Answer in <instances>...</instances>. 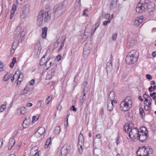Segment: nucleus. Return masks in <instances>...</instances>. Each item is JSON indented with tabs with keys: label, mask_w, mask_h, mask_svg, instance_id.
I'll return each mask as SVG.
<instances>
[{
	"label": "nucleus",
	"mask_w": 156,
	"mask_h": 156,
	"mask_svg": "<svg viewBox=\"0 0 156 156\" xmlns=\"http://www.w3.org/2000/svg\"><path fill=\"white\" fill-rule=\"evenodd\" d=\"M51 10H48L45 11L44 10H41L37 16V24L40 27L42 24L44 18V21L45 23H48L51 20Z\"/></svg>",
	"instance_id": "1"
},
{
	"label": "nucleus",
	"mask_w": 156,
	"mask_h": 156,
	"mask_svg": "<svg viewBox=\"0 0 156 156\" xmlns=\"http://www.w3.org/2000/svg\"><path fill=\"white\" fill-rule=\"evenodd\" d=\"M132 123L126 124L123 128L124 130L126 133L129 132V136L131 141H133L136 139H138V134L139 130L137 128H132Z\"/></svg>",
	"instance_id": "2"
},
{
	"label": "nucleus",
	"mask_w": 156,
	"mask_h": 156,
	"mask_svg": "<svg viewBox=\"0 0 156 156\" xmlns=\"http://www.w3.org/2000/svg\"><path fill=\"white\" fill-rule=\"evenodd\" d=\"M133 102L131 97H126L120 104V109L124 111H127L132 107Z\"/></svg>",
	"instance_id": "3"
},
{
	"label": "nucleus",
	"mask_w": 156,
	"mask_h": 156,
	"mask_svg": "<svg viewBox=\"0 0 156 156\" xmlns=\"http://www.w3.org/2000/svg\"><path fill=\"white\" fill-rule=\"evenodd\" d=\"M154 154V151L152 148L145 146L139 148L136 152L139 156H153Z\"/></svg>",
	"instance_id": "4"
},
{
	"label": "nucleus",
	"mask_w": 156,
	"mask_h": 156,
	"mask_svg": "<svg viewBox=\"0 0 156 156\" xmlns=\"http://www.w3.org/2000/svg\"><path fill=\"white\" fill-rule=\"evenodd\" d=\"M147 133V130L145 127H140L138 134V139L142 142H146L148 140Z\"/></svg>",
	"instance_id": "5"
},
{
	"label": "nucleus",
	"mask_w": 156,
	"mask_h": 156,
	"mask_svg": "<svg viewBox=\"0 0 156 156\" xmlns=\"http://www.w3.org/2000/svg\"><path fill=\"white\" fill-rule=\"evenodd\" d=\"M64 4H60L55 6L53 9L55 17L57 18L62 14L64 11L63 9Z\"/></svg>",
	"instance_id": "6"
},
{
	"label": "nucleus",
	"mask_w": 156,
	"mask_h": 156,
	"mask_svg": "<svg viewBox=\"0 0 156 156\" xmlns=\"http://www.w3.org/2000/svg\"><path fill=\"white\" fill-rule=\"evenodd\" d=\"M30 6L29 4H27L22 8V12L20 15L21 19L27 18L30 14Z\"/></svg>",
	"instance_id": "7"
},
{
	"label": "nucleus",
	"mask_w": 156,
	"mask_h": 156,
	"mask_svg": "<svg viewBox=\"0 0 156 156\" xmlns=\"http://www.w3.org/2000/svg\"><path fill=\"white\" fill-rule=\"evenodd\" d=\"M145 2V0H140V2L137 4L136 8V11L137 12L142 13L143 11H146L145 5L144 2Z\"/></svg>",
	"instance_id": "8"
},
{
	"label": "nucleus",
	"mask_w": 156,
	"mask_h": 156,
	"mask_svg": "<svg viewBox=\"0 0 156 156\" xmlns=\"http://www.w3.org/2000/svg\"><path fill=\"white\" fill-rule=\"evenodd\" d=\"M84 144V139L83 135L80 133L78 138V150L80 154L83 153V148L82 145Z\"/></svg>",
	"instance_id": "9"
},
{
	"label": "nucleus",
	"mask_w": 156,
	"mask_h": 156,
	"mask_svg": "<svg viewBox=\"0 0 156 156\" xmlns=\"http://www.w3.org/2000/svg\"><path fill=\"white\" fill-rule=\"evenodd\" d=\"M125 61L127 64H132L134 63L137 61L136 60V58L132 57L130 56L127 55Z\"/></svg>",
	"instance_id": "10"
},
{
	"label": "nucleus",
	"mask_w": 156,
	"mask_h": 156,
	"mask_svg": "<svg viewBox=\"0 0 156 156\" xmlns=\"http://www.w3.org/2000/svg\"><path fill=\"white\" fill-rule=\"evenodd\" d=\"M91 44H86L83 48V53L85 55H88L90 53V51L92 48Z\"/></svg>",
	"instance_id": "11"
},
{
	"label": "nucleus",
	"mask_w": 156,
	"mask_h": 156,
	"mask_svg": "<svg viewBox=\"0 0 156 156\" xmlns=\"http://www.w3.org/2000/svg\"><path fill=\"white\" fill-rule=\"evenodd\" d=\"M128 55L132 57L136 58V60L137 61L138 56V53L136 50H132L129 53Z\"/></svg>",
	"instance_id": "12"
},
{
	"label": "nucleus",
	"mask_w": 156,
	"mask_h": 156,
	"mask_svg": "<svg viewBox=\"0 0 156 156\" xmlns=\"http://www.w3.org/2000/svg\"><path fill=\"white\" fill-rule=\"evenodd\" d=\"M148 0H145V2L144 3H145L144 4H145L146 5V6H145V9L147 11V9H150L153 8V6H154V4L152 2H150L148 3Z\"/></svg>",
	"instance_id": "13"
},
{
	"label": "nucleus",
	"mask_w": 156,
	"mask_h": 156,
	"mask_svg": "<svg viewBox=\"0 0 156 156\" xmlns=\"http://www.w3.org/2000/svg\"><path fill=\"white\" fill-rule=\"evenodd\" d=\"M143 17L141 16L140 18H137L135 20L134 24L136 26H138L143 21Z\"/></svg>",
	"instance_id": "14"
},
{
	"label": "nucleus",
	"mask_w": 156,
	"mask_h": 156,
	"mask_svg": "<svg viewBox=\"0 0 156 156\" xmlns=\"http://www.w3.org/2000/svg\"><path fill=\"white\" fill-rule=\"evenodd\" d=\"M112 62L110 60L109 62H107L106 63V70L107 72H110L112 69Z\"/></svg>",
	"instance_id": "15"
},
{
	"label": "nucleus",
	"mask_w": 156,
	"mask_h": 156,
	"mask_svg": "<svg viewBox=\"0 0 156 156\" xmlns=\"http://www.w3.org/2000/svg\"><path fill=\"white\" fill-rule=\"evenodd\" d=\"M115 97V94L114 91H111L110 92L108 97V101H110L113 100Z\"/></svg>",
	"instance_id": "16"
},
{
	"label": "nucleus",
	"mask_w": 156,
	"mask_h": 156,
	"mask_svg": "<svg viewBox=\"0 0 156 156\" xmlns=\"http://www.w3.org/2000/svg\"><path fill=\"white\" fill-rule=\"evenodd\" d=\"M45 57V55H44L40 61V64L41 66H42L45 64V66H47L48 62L50 59V58H48L47 60L45 61V60L44 59Z\"/></svg>",
	"instance_id": "17"
},
{
	"label": "nucleus",
	"mask_w": 156,
	"mask_h": 156,
	"mask_svg": "<svg viewBox=\"0 0 156 156\" xmlns=\"http://www.w3.org/2000/svg\"><path fill=\"white\" fill-rule=\"evenodd\" d=\"M15 144V140L13 139H10L9 140V144L8 145V149L9 150H11Z\"/></svg>",
	"instance_id": "18"
},
{
	"label": "nucleus",
	"mask_w": 156,
	"mask_h": 156,
	"mask_svg": "<svg viewBox=\"0 0 156 156\" xmlns=\"http://www.w3.org/2000/svg\"><path fill=\"white\" fill-rule=\"evenodd\" d=\"M17 74L16 75L17 81H18L20 82V83L23 80V75L21 73H20V72L19 71H17Z\"/></svg>",
	"instance_id": "19"
},
{
	"label": "nucleus",
	"mask_w": 156,
	"mask_h": 156,
	"mask_svg": "<svg viewBox=\"0 0 156 156\" xmlns=\"http://www.w3.org/2000/svg\"><path fill=\"white\" fill-rule=\"evenodd\" d=\"M61 151V154L62 155V156H65L67 154L68 150L65 146H64L62 148Z\"/></svg>",
	"instance_id": "20"
},
{
	"label": "nucleus",
	"mask_w": 156,
	"mask_h": 156,
	"mask_svg": "<svg viewBox=\"0 0 156 156\" xmlns=\"http://www.w3.org/2000/svg\"><path fill=\"white\" fill-rule=\"evenodd\" d=\"M42 30L41 37L43 38H45L46 37L48 28L47 27L43 28Z\"/></svg>",
	"instance_id": "21"
},
{
	"label": "nucleus",
	"mask_w": 156,
	"mask_h": 156,
	"mask_svg": "<svg viewBox=\"0 0 156 156\" xmlns=\"http://www.w3.org/2000/svg\"><path fill=\"white\" fill-rule=\"evenodd\" d=\"M118 0H112L110 5V8L111 9L115 8L116 6Z\"/></svg>",
	"instance_id": "22"
},
{
	"label": "nucleus",
	"mask_w": 156,
	"mask_h": 156,
	"mask_svg": "<svg viewBox=\"0 0 156 156\" xmlns=\"http://www.w3.org/2000/svg\"><path fill=\"white\" fill-rule=\"evenodd\" d=\"M113 108V104L112 102L108 101L107 102V108L110 111H112Z\"/></svg>",
	"instance_id": "23"
},
{
	"label": "nucleus",
	"mask_w": 156,
	"mask_h": 156,
	"mask_svg": "<svg viewBox=\"0 0 156 156\" xmlns=\"http://www.w3.org/2000/svg\"><path fill=\"white\" fill-rule=\"evenodd\" d=\"M90 34V30L87 27H86L85 30V33L84 34V36H87V38L89 36Z\"/></svg>",
	"instance_id": "24"
},
{
	"label": "nucleus",
	"mask_w": 156,
	"mask_h": 156,
	"mask_svg": "<svg viewBox=\"0 0 156 156\" xmlns=\"http://www.w3.org/2000/svg\"><path fill=\"white\" fill-rule=\"evenodd\" d=\"M135 45V41L134 40H131L127 43V46L129 48H131Z\"/></svg>",
	"instance_id": "25"
},
{
	"label": "nucleus",
	"mask_w": 156,
	"mask_h": 156,
	"mask_svg": "<svg viewBox=\"0 0 156 156\" xmlns=\"http://www.w3.org/2000/svg\"><path fill=\"white\" fill-rule=\"evenodd\" d=\"M29 86L28 85H27L21 92V95H24L30 92V90L29 88Z\"/></svg>",
	"instance_id": "26"
},
{
	"label": "nucleus",
	"mask_w": 156,
	"mask_h": 156,
	"mask_svg": "<svg viewBox=\"0 0 156 156\" xmlns=\"http://www.w3.org/2000/svg\"><path fill=\"white\" fill-rule=\"evenodd\" d=\"M12 74H9L8 73L4 75L3 79V80L5 81H6L8 80L9 79L12 77Z\"/></svg>",
	"instance_id": "27"
},
{
	"label": "nucleus",
	"mask_w": 156,
	"mask_h": 156,
	"mask_svg": "<svg viewBox=\"0 0 156 156\" xmlns=\"http://www.w3.org/2000/svg\"><path fill=\"white\" fill-rule=\"evenodd\" d=\"M60 131V127L59 126H57L55 127L54 130V133L55 134H57L59 133Z\"/></svg>",
	"instance_id": "28"
},
{
	"label": "nucleus",
	"mask_w": 156,
	"mask_h": 156,
	"mask_svg": "<svg viewBox=\"0 0 156 156\" xmlns=\"http://www.w3.org/2000/svg\"><path fill=\"white\" fill-rule=\"evenodd\" d=\"M37 131L39 133H40V134L42 135L44 133L45 129L44 127H41L38 129Z\"/></svg>",
	"instance_id": "29"
},
{
	"label": "nucleus",
	"mask_w": 156,
	"mask_h": 156,
	"mask_svg": "<svg viewBox=\"0 0 156 156\" xmlns=\"http://www.w3.org/2000/svg\"><path fill=\"white\" fill-rule=\"evenodd\" d=\"M27 32V27H24L20 34V36L22 37H24L26 34Z\"/></svg>",
	"instance_id": "30"
},
{
	"label": "nucleus",
	"mask_w": 156,
	"mask_h": 156,
	"mask_svg": "<svg viewBox=\"0 0 156 156\" xmlns=\"http://www.w3.org/2000/svg\"><path fill=\"white\" fill-rule=\"evenodd\" d=\"M51 137H50L49 138H48L47 140L45 145L44 146V147L45 148H47L48 147L49 145V144L51 141Z\"/></svg>",
	"instance_id": "31"
},
{
	"label": "nucleus",
	"mask_w": 156,
	"mask_h": 156,
	"mask_svg": "<svg viewBox=\"0 0 156 156\" xmlns=\"http://www.w3.org/2000/svg\"><path fill=\"white\" fill-rule=\"evenodd\" d=\"M18 110L20 111V113L22 114H25L26 110L25 108L24 107L20 108Z\"/></svg>",
	"instance_id": "32"
},
{
	"label": "nucleus",
	"mask_w": 156,
	"mask_h": 156,
	"mask_svg": "<svg viewBox=\"0 0 156 156\" xmlns=\"http://www.w3.org/2000/svg\"><path fill=\"white\" fill-rule=\"evenodd\" d=\"M52 98V95H50L45 100V103L47 105L48 104L51 100Z\"/></svg>",
	"instance_id": "33"
},
{
	"label": "nucleus",
	"mask_w": 156,
	"mask_h": 156,
	"mask_svg": "<svg viewBox=\"0 0 156 156\" xmlns=\"http://www.w3.org/2000/svg\"><path fill=\"white\" fill-rule=\"evenodd\" d=\"M6 108V104L2 105L0 107V112H3Z\"/></svg>",
	"instance_id": "34"
},
{
	"label": "nucleus",
	"mask_w": 156,
	"mask_h": 156,
	"mask_svg": "<svg viewBox=\"0 0 156 156\" xmlns=\"http://www.w3.org/2000/svg\"><path fill=\"white\" fill-rule=\"evenodd\" d=\"M52 77V75L51 72H48L46 76V78L47 80H50Z\"/></svg>",
	"instance_id": "35"
},
{
	"label": "nucleus",
	"mask_w": 156,
	"mask_h": 156,
	"mask_svg": "<svg viewBox=\"0 0 156 156\" xmlns=\"http://www.w3.org/2000/svg\"><path fill=\"white\" fill-rule=\"evenodd\" d=\"M17 73H18V72H16V71L15 72V73L14 75L13 76H12V77H11V81L12 82H13L14 81L15 78H16V75L17 74Z\"/></svg>",
	"instance_id": "36"
},
{
	"label": "nucleus",
	"mask_w": 156,
	"mask_h": 156,
	"mask_svg": "<svg viewBox=\"0 0 156 156\" xmlns=\"http://www.w3.org/2000/svg\"><path fill=\"white\" fill-rule=\"evenodd\" d=\"M43 102L42 100H40L37 101V105H38L39 107H43V106L42 105V104Z\"/></svg>",
	"instance_id": "37"
},
{
	"label": "nucleus",
	"mask_w": 156,
	"mask_h": 156,
	"mask_svg": "<svg viewBox=\"0 0 156 156\" xmlns=\"http://www.w3.org/2000/svg\"><path fill=\"white\" fill-rule=\"evenodd\" d=\"M39 116L37 115L36 116H34L32 117V122L34 121H36L38 120V119L39 118Z\"/></svg>",
	"instance_id": "38"
},
{
	"label": "nucleus",
	"mask_w": 156,
	"mask_h": 156,
	"mask_svg": "<svg viewBox=\"0 0 156 156\" xmlns=\"http://www.w3.org/2000/svg\"><path fill=\"white\" fill-rule=\"evenodd\" d=\"M139 113L141 115V116H143V113H144V111L143 108H140Z\"/></svg>",
	"instance_id": "39"
},
{
	"label": "nucleus",
	"mask_w": 156,
	"mask_h": 156,
	"mask_svg": "<svg viewBox=\"0 0 156 156\" xmlns=\"http://www.w3.org/2000/svg\"><path fill=\"white\" fill-rule=\"evenodd\" d=\"M110 23V20H108L107 21H104L103 22V25L104 26H106L108 24V23Z\"/></svg>",
	"instance_id": "40"
},
{
	"label": "nucleus",
	"mask_w": 156,
	"mask_h": 156,
	"mask_svg": "<svg viewBox=\"0 0 156 156\" xmlns=\"http://www.w3.org/2000/svg\"><path fill=\"white\" fill-rule=\"evenodd\" d=\"M21 30V28L19 26L17 27L16 31L17 33H20Z\"/></svg>",
	"instance_id": "41"
},
{
	"label": "nucleus",
	"mask_w": 156,
	"mask_h": 156,
	"mask_svg": "<svg viewBox=\"0 0 156 156\" xmlns=\"http://www.w3.org/2000/svg\"><path fill=\"white\" fill-rule=\"evenodd\" d=\"M3 64L2 62L0 61V71H3Z\"/></svg>",
	"instance_id": "42"
},
{
	"label": "nucleus",
	"mask_w": 156,
	"mask_h": 156,
	"mask_svg": "<svg viewBox=\"0 0 156 156\" xmlns=\"http://www.w3.org/2000/svg\"><path fill=\"white\" fill-rule=\"evenodd\" d=\"M100 24V23L98 22V23H96L95 27L94 28V32L97 29L98 27Z\"/></svg>",
	"instance_id": "43"
},
{
	"label": "nucleus",
	"mask_w": 156,
	"mask_h": 156,
	"mask_svg": "<svg viewBox=\"0 0 156 156\" xmlns=\"http://www.w3.org/2000/svg\"><path fill=\"white\" fill-rule=\"evenodd\" d=\"M117 34H114L112 35V38L113 40L114 41H115L117 37Z\"/></svg>",
	"instance_id": "44"
},
{
	"label": "nucleus",
	"mask_w": 156,
	"mask_h": 156,
	"mask_svg": "<svg viewBox=\"0 0 156 156\" xmlns=\"http://www.w3.org/2000/svg\"><path fill=\"white\" fill-rule=\"evenodd\" d=\"M15 12V11H14L13 10H11V14H10V19H12V18L13 17L14 15Z\"/></svg>",
	"instance_id": "45"
},
{
	"label": "nucleus",
	"mask_w": 156,
	"mask_h": 156,
	"mask_svg": "<svg viewBox=\"0 0 156 156\" xmlns=\"http://www.w3.org/2000/svg\"><path fill=\"white\" fill-rule=\"evenodd\" d=\"M35 135L36 137H40L41 135L40 134V133H39L37 131L35 133Z\"/></svg>",
	"instance_id": "46"
},
{
	"label": "nucleus",
	"mask_w": 156,
	"mask_h": 156,
	"mask_svg": "<svg viewBox=\"0 0 156 156\" xmlns=\"http://www.w3.org/2000/svg\"><path fill=\"white\" fill-rule=\"evenodd\" d=\"M88 11L87 9H85L83 11V15L84 16H88V14L86 13V11Z\"/></svg>",
	"instance_id": "47"
},
{
	"label": "nucleus",
	"mask_w": 156,
	"mask_h": 156,
	"mask_svg": "<svg viewBox=\"0 0 156 156\" xmlns=\"http://www.w3.org/2000/svg\"><path fill=\"white\" fill-rule=\"evenodd\" d=\"M62 58V56L61 55H58L56 57V59L58 61H59Z\"/></svg>",
	"instance_id": "48"
},
{
	"label": "nucleus",
	"mask_w": 156,
	"mask_h": 156,
	"mask_svg": "<svg viewBox=\"0 0 156 156\" xmlns=\"http://www.w3.org/2000/svg\"><path fill=\"white\" fill-rule=\"evenodd\" d=\"M143 97L144 99L150 98V96L146 94H145L143 95Z\"/></svg>",
	"instance_id": "49"
},
{
	"label": "nucleus",
	"mask_w": 156,
	"mask_h": 156,
	"mask_svg": "<svg viewBox=\"0 0 156 156\" xmlns=\"http://www.w3.org/2000/svg\"><path fill=\"white\" fill-rule=\"evenodd\" d=\"M146 78L149 80H151L152 79V77L150 74H147L146 75Z\"/></svg>",
	"instance_id": "50"
},
{
	"label": "nucleus",
	"mask_w": 156,
	"mask_h": 156,
	"mask_svg": "<svg viewBox=\"0 0 156 156\" xmlns=\"http://www.w3.org/2000/svg\"><path fill=\"white\" fill-rule=\"evenodd\" d=\"M151 108V107H149V106L145 105L144 107V109L146 111H148Z\"/></svg>",
	"instance_id": "51"
},
{
	"label": "nucleus",
	"mask_w": 156,
	"mask_h": 156,
	"mask_svg": "<svg viewBox=\"0 0 156 156\" xmlns=\"http://www.w3.org/2000/svg\"><path fill=\"white\" fill-rule=\"evenodd\" d=\"M69 114H68L66 116V122L67 123V125H66V126H68V118H69Z\"/></svg>",
	"instance_id": "52"
},
{
	"label": "nucleus",
	"mask_w": 156,
	"mask_h": 156,
	"mask_svg": "<svg viewBox=\"0 0 156 156\" xmlns=\"http://www.w3.org/2000/svg\"><path fill=\"white\" fill-rule=\"evenodd\" d=\"M35 83V80L34 79H32L30 82V84L33 85Z\"/></svg>",
	"instance_id": "53"
},
{
	"label": "nucleus",
	"mask_w": 156,
	"mask_h": 156,
	"mask_svg": "<svg viewBox=\"0 0 156 156\" xmlns=\"http://www.w3.org/2000/svg\"><path fill=\"white\" fill-rule=\"evenodd\" d=\"M16 9V6L15 5H13L12 6V10H13L15 11Z\"/></svg>",
	"instance_id": "54"
},
{
	"label": "nucleus",
	"mask_w": 156,
	"mask_h": 156,
	"mask_svg": "<svg viewBox=\"0 0 156 156\" xmlns=\"http://www.w3.org/2000/svg\"><path fill=\"white\" fill-rule=\"evenodd\" d=\"M94 28L93 29H91L90 30V35L91 36H93L94 35V32H95V31L94 32Z\"/></svg>",
	"instance_id": "55"
},
{
	"label": "nucleus",
	"mask_w": 156,
	"mask_h": 156,
	"mask_svg": "<svg viewBox=\"0 0 156 156\" xmlns=\"http://www.w3.org/2000/svg\"><path fill=\"white\" fill-rule=\"evenodd\" d=\"M33 105V104L32 103H29L27 104L26 105V106L28 107H30L31 106H32Z\"/></svg>",
	"instance_id": "56"
},
{
	"label": "nucleus",
	"mask_w": 156,
	"mask_h": 156,
	"mask_svg": "<svg viewBox=\"0 0 156 156\" xmlns=\"http://www.w3.org/2000/svg\"><path fill=\"white\" fill-rule=\"evenodd\" d=\"M84 99H83V97L82 98L80 101V105H82L83 102L84 101Z\"/></svg>",
	"instance_id": "57"
},
{
	"label": "nucleus",
	"mask_w": 156,
	"mask_h": 156,
	"mask_svg": "<svg viewBox=\"0 0 156 156\" xmlns=\"http://www.w3.org/2000/svg\"><path fill=\"white\" fill-rule=\"evenodd\" d=\"M71 109L73 110V111H76V108H75L74 106L73 105L71 108Z\"/></svg>",
	"instance_id": "58"
},
{
	"label": "nucleus",
	"mask_w": 156,
	"mask_h": 156,
	"mask_svg": "<svg viewBox=\"0 0 156 156\" xmlns=\"http://www.w3.org/2000/svg\"><path fill=\"white\" fill-rule=\"evenodd\" d=\"M96 137L97 138L100 139L101 138L102 136L101 134L99 133L96 135Z\"/></svg>",
	"instance_id": "59"
},
{
	"label": "nucleus",
	"mask_w": 156,
	"mask_h": 156,
	"mask_svg": "<svg viewBox=\"0 0 156 156\" xmlns=\"http://www.w3.org/2000/svg\"><path fill=\"white\" fill-rule=\"evenodd\" d=\"M3 143V140L0 139V148L2 147Z\"/></svg>",
	"instance_id": "60"
},
{
	"label": "nucleus",
	"mask_w": 156,
	"mask_h": 156,
	"mask_svg": "<svg viewBox=\"0 0 156 156\" xmlns=\"http://www.w3.org/2000/svg\"><path fill=\"white\" fill-rule=\"evenodd\" d=\"M16 57H14L12 60V63H13V64H15V63L16 62Z\"/></svg>",
	"instance_id": "61"
},
{
	"label": "nucleus",
	"mask_w": 156,
	"mask_h": 156,
	"mask_svg": "<svg viewBox=\"0 0 156 156\" xmlns=\"http://www.w3.org/2000/svg\"><path fill=\"white\" fill-rule=\"evenodd\" d=\"M116 142L117 144L118 145L120 142V139L119 137H118L116 140Z\"/></svg>",
	"instance_id": "62"
},
{
	"label": "nucleus",
	"mask_w": 156,
	"mask_h": 156,
	"mask_svg": "<svg viewBox=\"0 0 156 156\" xmlns=\"http://www.w3.org/2000/svg\"><path fill=\"white\" fill-rule=\"evenodd\" d=\"M105 19H106L109 18L110 17V15L108 14H106V15H105Z\"/></svg>",
	"instance_id": "63"
},
{
	"label": "nucleus",
	"mask_w": 156,
	"mask_h": 156,
	"mask_svg": "<svg viewBox=\"0 0 156 156\" xmlns=\"http://www.w3.org/2000/svg\"><path fill=\"white\" fill-rule=\"evenodd\" d=\"M37 150V147H33L31 151V152H33L34 151H35L36 150Z\"/></svg>",
	"instance_id": "64"
}]
</instances>
